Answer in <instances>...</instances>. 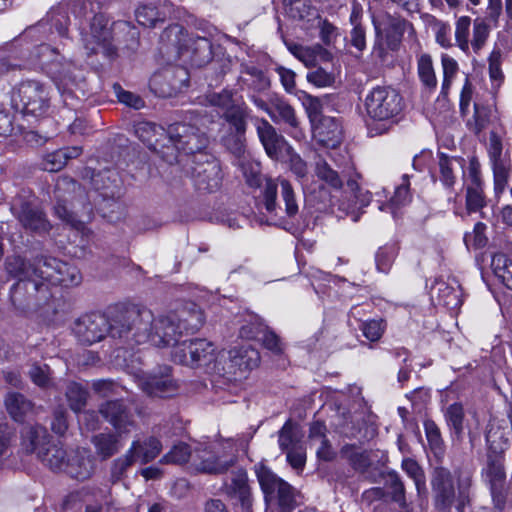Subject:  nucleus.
Here are the masks:
<instances>
[{"mask_svg": "<svg viewBox=\"0 0 512 512\" xmlns=\"http://www.w3.org/2000/svg\"><path fill=\"white\" fill-rule=\"evenodd\" d=\"M205 322L202 309L189 303L176 312L155 317L148 308L129 307L117 323L120 327H130V347L150 343L156 347L176 344L183 335H191L200 330Z\"/></svg>", "mask_w": 512, "mask_h": 512, "instance_id": "f257e3e1", "label": "nucleus"}, {"mask_svg": "<svg viewBox=\"0 0 512 512\" xmlns=\"http://www.w3.org/2000/svg\"><path fill=\"white\" fill-rule=\"evenodd\" d=\"M246 183L251 188H261V201L266 212L274 218H294L299 211L296 193L285 178L263 177L258 164L242 166Z\"/></svg>", "mask_w": 512, "mask_h": 512, "instance_id": "f03ea898", "label": "nucleus"}, {"mask_svg": "<svg viewBox=\"0 0 512 512\" xmlns=\"http://www.w3.org/2000/svg\"><path fill=\"white\" fill-rule=\"evenodd\" d=\"M457 492L452 472L442 466H436L431 473L433 503L439 512H451L453 506L457 512H464L471 500L473 476L469 471H456Z\"/></svg>", "mask_w": 512, "mask_h": 512, "instance_id": "7ed1b4c3", "label": "nucleus"}, {"mask_svg": "<svg viewBox=\"0 0 512 512\" xmlns=\"http://www.w3.org/2000/svg\"><path fill=\"white\" fill-rule=\"evenodd\" d=\"M215 122L214 116L206 111H189L186 120L168 127L167 141H175L185 156V163L198 154L208 153L210 144L209 126Z\"/></svg>", "mask_w": 512, "mask_h": 512, "instance_id": "20e7f679", "label": "nucleus"}, {"mask_svg": "<svg viewBox=\"0 0 512 512\" xmlns=\"http://www.w3.org/2000/svg\"><path fill=\"white\" fill-rule=\"evenodd\" d=\"M128 312V308L118 309L106 317L100 313H91L77 319L74 323L73 331L78 340L91 345L101 341L106 335L113 339H118L123 344L130 346V327L121 328L118 320Z\"/></svg>", "mask_w": 512, "mask_h": 512, "instance_id": "39448f33", "label": "nucleus"}, {"mask_svg": "<svg viewBox=\"0 0 512 512\" xmlns=\"http://www.w3.org/2000/svg\"><path fill=\"white\" fill-rule=\"evenodd\" d=\"M265 502L278 512H292L302 504V494L263 463L254 466Z\"/></svg>", "mask_w": 512, "mask_h": 512, "instance_id": "423d86ee", "label": "nucleus"}, {"mask_svg": "<svg viewBox=\"0 0 512 512\" xmlns=\"http://www.w3.org/2000/svg\"><path fill=\"white\" fill-rule=\"evenodd\" d=\"M481 477L489 488L494 508L498 511L512 508V493L507 483L505 456L502 451L488 450Z\"/></svg>", "mask_w": 512, "mask_h": 512, "instance_id": "0eeeda50", "label": "nucleus"}, {"mask_svg": "<svg viewBox=\"0 0 512 512\" xmlns=\"http://www.w3.org/2000/svg\"><path fill=\"white\" fill-rule=\"evenodd\" d=\"M364 107L372 120L388 121L401 113L404 104L396 89L391 86H376L365 96Z\"/></svg>", "mask_w": 512, "mask_h": 512, "instance_id": "6e6552de", "label": "nucleus"}, {"mask_svg": "<svg viewBox=\"0 0 512 512\" xmlns=\"http://www.w3.org/2000/svg\"><path fill=\"white\" fill-rule=\"evenodd\" d=\"M258 352L250 348H233L217 355L212 367L214 375L236 380L259 364Z\"/></svg>", "mask_w": 512, "mask_h": 512, "instance_id": "1a4fd4ad", "label": "nucleus"}, {"mask_svg": "<svg viewBox=\"0 0 512 512\" xmlns=\"http://www.w3.org/2000/svg\"><path fill=\"white\" fill-rule=\"evenodd\" d=\"M55 84L63 103L71 110L77 111L89 94L82 69L69 65L55 78Z\"/></svg>", "mask_w": 512, "mask_h": 512, "instance_id": "9d476101", "label": "nucleus"}, {"mask_svg": "<svg viewBox=\"0 0 512 512\" xmlns=\"http://www.w3.org/2000/svg\"><path fill=\"white\" fill-rule=\"evenodd\" d=\"M184 167L199 191L214 192L219 189L222 181L221 167L212 154H198L190 162L184 163Z\"/></svg>", "mask_w": 512, "mask_h": 512, "instance_id": "9b49d317", "label": "nucleus"}, {"mask_svg": "<svg viewBox=\"0 0 512 512\" xmlns=\"http://www.w3.org/2000/svg\"><path fill=\"white\" fill-rule=\"evenodd\" d=\"M11 212L20 226L29 234L45 236L52 229L46 212L34 202L22 198L15 199L11 205Z\"/></svg>", "mask_w": 512, "mask_h": 512, "instance_id": "f8f14e48", "label": "nucleus"}, {"mask_svg": "<svg viewBox=\"0 0 512 512\" xmlns=\"http://www.w3.org/2000/svg\"><path fill=\"white\" fill-rule=\"evenodd\" d=\"M16 105L24 114L41 116L50 107L48 88L36 80H26L19 84L14 98Z\"/></svg>", "mask_w": 512, "mask_h": 512, "instance_id": "ddd939ff", "label": "nucleus"}, {"mask_svg": "<svg viewBox=\"0 0 512 512\" xmlns=\"http://www.w3.org/2000/svg\"><path fill=\"white\" fill-rule=\"evenodd\" d=\"M48 297V285L34 278L17 281L10 289V302L20 312L39 306Z\"/></svg>", "mask_w": 512, "mask_h": 512, "instance_id": "4468645a", "label": "nucleus"}, {"mask_svg": "<svg viewBox=\"0 0 512 512\" xmlns=\"http://www.w3.org/2000/svg\"><path fill=\"white\" fill-rule=\"evenodd\" d=\"M189 73L181 66L166 67L152 75L150 90L157 96L168 98L177 95L188 85Z\"/></svg>", "mask_w": 512, "mask_h": 512, "instance_id": "2eb2a0df", "label": "nucleus"}, {"mask_svg": "<svg viewBox=\"0 0 512 512\" xmlns=\"http://www.w3.org/2000/svg\"><path fill=\"white\" fill-rule=\"evenodd\" d=\"M101 416L114 428V433L128 435L137 428L131 409L120 400H109L99 406Z\"/></svg>", "mask_w": 512, "mask_h": 512, "instance_id": "dca6fc26", "label": "nucleus"}, {"mask_svg": "<svg viewBox=\"0 0 512 512\" xmlns=\"http://www.w3.org/2000/svg\"><path fill=\"white\" fill-rule=\"evenodd\" d=\"M224 492L242 512H252L253 494L245 469L232 471L230 481L224 484Z\"/></svg>", "mask_w": 512, "mask_h": 512, "instance_id": "f3484780", "label": "nucleus"}, {"mask_svg": "<svg viewBox=\"0 0 512 512\" xmlns=\"http://www.w3.org/2000/svg\"><path fill=\"white\" fill-rule=\"evenodd\" d=\"M234 455H218L207 449H197L192 456L191 467L198 473L224 474L236 463Z\"/></svg>", "mask_w": 512, "mask_h": 512, "instance_id": "a211bd4d", "label": "nucleus"}, {"mask_svg": "<svg viewBox=\"0 0 512 512\" xmlns=\"http://www.w3.org/2000/svg\"><path fill=\"white\" fill-rule=\"evenodd\" d=\"M257 134L265 152L271 159L284 161L287 153L291 152L292 147L286 139L266 119L258 121Z\"/></svg>", "mask_w": 512, "mask_h": 512, "instance_id": "6ab92c4d", "label": "nucleus"}, {"mask_svg": "<svg viewBox=\"0 0 512 512\" xmlns=\"http://www.w3.org/2000/svg\"><path fill=\"white\" fill-rule=\"evenodd\" d=\"M190 356L177 354L180 357V364L191 368H203L209 374H213L212 367L216 360L215 346L206 339L190 340Z\"/></svg>", "mask_w": 512, "mask_h": 512, "instance_id": "aec40b11", "label": "nucleus"}, {"mask_svg": "<svg viewBox=\"0 0 512 512\" xmlns=\"http://www.w3.org/2000/svg\"><path fill=\"white\" fill-rule=\"evenodd\" d=\"M84 177L90 178L91 185L104 199L120 197L122 181L116 169L105 168L95 172L86 168Z\"/></svg>", "mask_w": 512, "mask_h": 512, "instance_id": "412c9836", "label": "nucleus"}, {"mask_svg": "<svg viewBox=\"0 0 512 512\" xmlns=\"http://www.w3.org/2000/svg\"><path fill=\"white\" fill-rule=\"evenodd\" d=\"M141 389L150 397L167 398L178 392V385L170 375V368L165 367L159 373L144 376L139 383Z\"/></svg>", "mask_w": 512, "mask_h": 512, "instance_id": "4be33fe9", "label": "nucleus"}, {"mask_svg": "<svg viewBox=\"0 0 512 512\" xmlns=\"http://www.w3.org/2000/svg\"><path fill=\"white\" fill-rule=\"evenodd\" d=\"M91 36L97 47H93L94 53H101L105 57L112 59L116 56V48L112 45V32L109 27V21L104 14H95L90 25Z\"/></svg>", "mask_w": 512, "mask_h": 512, "instance_id": "5701e85b", "label": "nucleus"}, {"mask_svg": "<svg viewBox=\"0 0 512 512\" xmlns=\"http://www.w3.org/2000/svg\"><path fill=\"white\" fill-rule=\"evenodd\" d=\"M314 140L323 147L337 148L343 140V130L340 121L327 116L312 126Z\"/></svg>", "mask_w": 512, "mask_h": 512, "instance_id": "b1692460", "label": "nucleus"}, {"mask_svg": "<svg viewBox=\"0 0 512 512\" xmlns=\"http://www.w3.org/2000/svg\"><path fill=\"white\" fill-rule=\"evenodd\" d=\"M76 188L80 189V186L75 180L64 178L57 182L54 191L56 199V204L54 206L55 215L73 227H78L80 221L78 220L76 213L68 206L71 199L65 197L63 192L68 190L75 191Z\"/></svg>", "mask_w": 512, "mask_h": 512, "instance_id": "393cba45", "label": "nucleus"}, {"mask_svg": "<svg viewBox=\"0 0 512 512\" xmlns=\"http://www.w3.org/2000/svg\"><path fill=\"white\" fill-rule=\"evenodd\" d=\"M373 24L377 37L383 33L387 48L392 51L398 50L409 22L400 16L386 14L382 22V30L375 20Z\"/></svg>", "mask_w": 512, "mask_h": 512, "instance_id": "a878e982", "label": "nucleus"}, {"mask_svg": "<svg viewBox=\"0 0 512 512\" xmlns=\"http://www.w3.org/2000/svg\"><path fill=\"white\" fill-rule=\"evenodd\" d=\"M95 471V459L90 451L78 449L69 454L64 472L70 477L84 481Z\"/></svg>", "mask_w": 512, "mask_h": 512, "instance_id": "bb28decb", "label": "nucleus"}, {"mask_svg": "<svg viewBox=\"0 0 512 512\" xmlns=\"http://www.w3.org/2000/svg\"><path fill=\"white\" fill-rule=\"evenodd\" d=\"M162 448V443L157 437L149 436L144 440H133L127 452L135 463L140 462L145 465L155 460L160 455Z\"/></svg>", "mask_w": 512, "mask_h": 512, "instance_id": "cd10ccee", "label": "nucleus"}, {"mask_svg": "<svg viewBox=\"0 0 512 512\" xmlns=\"http://www.w3.org/2000/svg\"><path fill=\"white\" fill-rule=\"evenodd\" d=\"M124 436L114 432H101L94 435L91 443L95 448V453L101 461H106L118 454L122 449V438Z\"/></svg>", "mask_w": 512, "mask_h": 512, "instance_id": "c85d7f7f", "label": "nucleus"}, {"mask_svg": "<svg viewBox=\"0 0 512 512\" xmlns=\"http://www.w3.org/2000/svg\"><path fill=\"white\" fill-rule=\"evenodd\" d=\"M269 117L276 124H284L289 128L296 129L299 127V120L295 109L292 105L282 97H272V107H270Z\"/></svg>", "mask_w": 512, "mask_h": 512, "instance_id": "c756f323", "label": "nucleus"}, {"mask_svg": "<svg viewBox=\"0 0 512 512\" xmlns=\"http://www.w3.org/2000/svg\"><path fill=\"white\" fill-rule=\"evenodd\" d=\"M68 456L60 442H47V446L38 452V458L53 471H64Z\"/></svg>", "mask_w": 512, "mask_h": 512, "instance_id": "7c9ffc66", "label": "nucleus"}, {"mask_svg": "<svg viewBox=\"0 0 512 512\" xmlns=\"http://www.w3.org/2000/svg\"><path fill=\"white\" fill-rule=\"evenodd\" d=\"M47 430L40 425L25 427L22 431V445L27 453H37L47 446Z\"/></svg>", "mask_w": 512, "mask_h": 512, "instance_id": "2f4dec72", "label": "nucleus"}, {"mask_svg": "<svg viewBox=\"0 0 512 512\" xmlns=\"http://www.w3.org/2000/svg\"><path fill=\"white\" fill-rule=\"evenodd\" d=\"M362 17V6L359 3L354 2L349 19L350 24L352 25L349 43L359 52H362L366 48V31L361 23Z\"/></svg>", "mask_w": 512, "mask_h": 512, "instance_id": "473e14b6", "label": "nucleus"}, {"mask_svg": "<svg viewBox=\"0 0 512 512\" xmlns=\"http://www.w3.org/2000/svg\"><path fill=\"white\" fill-rule=\"evenodd\" d=\"M5 406L9 415L17 422H23L33 411V403L23 394L17 392L7 394Z\"/></svg>", "mask_w": 512, "mask_h": 512, "instance_id": "72a5a7b5", "label": "nucleus"}, {"mask_svg": "<svg viewBox=\"0 0 512 512\" xmlns=\"http://www.w3.org/2000/svg\"><path fill=\"white\" fill-rule=\"evenodd\" d=\"M342 458L346 459L352 468L358 472H365L371 465L370 455L367 451H361L354 444H346L340 450Z\"/></svg>", "mask_w": 512, "mask_h": 512, "instance_id": "f704fd0d", "label": "nucleus"}, {"mask_svg": "<svg viewBox=\"0 0 512 512\" xmlns=\"http://www.w3.org/2000/svg\"><path fill=\"white\" fill-rule=\"evenodd\" d=\"M424 430L431 452L437 462L441 463L445 454V443L438 425L433 420L427 419L424 421Z\"/></svg>", "mask_w": 512, "mask_h": 512, "instance_id": "c9c22d12", "label": "nucleus"}, {"mask_svg": "<svg viewBox=\"0 0 512 512\" xmlns=\"http://www.w3.org/2000/svg\"><path fill=\"white\" fill-rule=\"evenodd\" d=\"M5 268L7 273L17 278L18 281L22 279L34 278V261H28L21 256H9L5 261Z\"/></svg>", "mask_w": 512, "mask_h": 512, "instance_id": "e433bc0d", "label": "nucleus"}, {"mask_svg": "<svg viewBox=\"0 0 512 512\" xmlns=\"http://www.w3.org/2000/svg\"><path fill=\"white\" fill-rule=\"evenodd\" d=\"M151 148L160 158L170 165L185 161L180 157L181 149L178 148L177 143L175 141H167V132L163 139H156L155 142L151 144Z\"/></svg>", "mask_w": 512, "mask_h": 512, "instance_id": "4c0bfd02", "label": "nucleus"}, {"mask_svg": "<svg viewBox=\"0 0 512 512\" xmlns=\"http://www.w3.org/2000/svg\"><path fill=\"white\" fill-rule=\"evenodd\" d=\"M244 84L255 92L261 93L268 90L271 86L269 77L255 66H245L242 70Z\"/></svg>", "mask_w": 512, "mask_h": 512, "instance_id": "58836bf2", "label": "nucleus"}, {"mask_svg": "<svg viewBox=\"0 0 512 512\" xmlns=\"http://www.w3.org/2000/svg\"><path fill=\"white\" fill-rule=\"evenodd\" d=\"M61 260L53 257L40 256L34 259V279L41 280L45 284L49 282L52 284L51 276L57 274L59 268L58 264Z\"/></svg>", "mask_w": 512, "mask_h": 512, "instance_id": "ea45409f", "label": "nucleus"}, {"mask_svg": "<svg viewBox=\"0 0 512 512\" xmlns=\"http://www.w3.org/2000/svg\"><path fill=\"white\" fill-rule=\"evenodd\" d=\"M438 158L440 181L445 187L451 188L455 184L456 180L454 175V166L456 164L463 168L464 160L462 158L449 157L444 153H440Z\"/></svg>", "mask_w": 512, "mask_h": 512, "instance_id": "a19ab883", "label": "nucleus"}, {"mask_svg": "<svg viewBox=\"0 0 512 512\" xmlns=\"http://www.w3.org/2000/svg\"><path fill=\"white\" fill-rule=\"evenodd\" d=\"M491 267L495 276L512 290V260L503 253H496L492 257Z\"/></svg>", "mask_w": 512, "mask_h": 512, "instance_id": "79ce46f5", "label": "nucleus"}, {"mask_svg": "<svg viewBox=\"0 0 512 512\" xmlns=\"http://www.w3.org/2000/svg\"><path fill=\"white\" fill-rule=\"evenodd\" d=\"M444 418L445 421L450 427V429L453 430V433L457 437V439H462L463 431H464V408L461 403H453L449 405L445 411H444Z\"/></svg>", "mask_w": 512, "mask_h": 512, "instance_id": "37998d69", "label": "nucleus"}, {"mask_svg": "<svg viewBox=\"0 0 512 512\" xmlns=\"http://www.w3.org/2000/svg\"><path fill=\"white\" fill-rule=\"evenodd\" d=\"M417 72L423 86L429 91L437 87V78L429 54H422L417 60Z\"/></svg>", "mask_w": 512, "mask_h": 512, "instance_id": "c03bdc74", "label": "nucleus"}, {"mask_svg": "<svg viewBox=\"0 0 512 512\" xmlns=\"http://www.w3.org/2000/svg\"><path fill=\"white\" fill-rule=\"evenodd\" d=\"M56 275H52V285L73 286L81 282L79 270L66 262L61 261Z\"/></svg>", "mask_w": 512, "mask_h": 512, "instance_id": "a18cd8bd", "label": "nucleus"}, {"mask_svg": "<svg viewBox=\"0 0 512 512\" xmlns=\"http://www.w3.org/2000/svg\"><path fill=\"white\" fill-rule=\"evenodd\" d=\"M491 122V110L479 104H474V114L472 118L467 120L468 129L475 135L479 136L482 131L488 128Z\"/></svg>", "mask_w": 512, "mask_h": 512, "instance_id": "49530a36", "label": "nucleus"}, {"mask_svg": "<svg viewBox=\"0 0 512 512\" xmlns=\"http://www.w3.org/2000/svg\"><path fill=\"white\" fill-rule=\"evenodd\" d=\"M248 108L245 104H237L223 113L224 119L233 128L232 132L246 133Z\"/></svg>", "mask_w": 512, "mask_h": 512, "instance_id": "de8ad7c7", "label": "nucleus"}, {"mask_svg": "<svg viewBox=\"0 0 512 512\" xmlns=\"http://www.w3.org/2000/svg\"><path fill=\"white\" fill-rule=\"evenodd\" d=\"M65 395L69 403V407L74 412L81 411L88 399V391L80 383L69 382L66 386Z\"/></svg>", "mask_w": 512, "mask_h": 512, "instance_id": "09e8293b", "label": "nucleus"}, {"mask_svg": "<svg viewBox=\"0 0 512 512\" xmlns=\"http://www.w3.org/2000/svg\"><path fill=\"white\" fill-rule=\"evenodd\" d=\"M134 460L132 456L126 451L123 455L115 458L109 468V481L112 484H117L126 478L127 471L133 466Z\"/></svg>", "mask_w": 512, "mask_h": 512, "instance_id": "8fccbe9b", "label": "nucleus"}, {"mask_svg": "<svg viewBox=\"0 0 512 512\" xmlns=\"http://www.w3.org/2000/svg\"><path fill=\"white\" fill-rule=\"evenodd\" d=\"M192 61L197 66H202L212 59V43L206 37H197L192 45Z\"/></svg>", "mask_w": 512, "mask_h": 512, "instance_id": "3c124183", "label": "nucleus"}, {"mask_svg": "<svg viewBox=\"0 0 512 512\" xmlns=\"http://www.w3.org/2000/svg\"><path fill=\"white\" fill-rule=\"evenodd\" d=\"M384 478L385 485L389 490L392 501L404 508L406 506L405 487L400 476L397 472L390 471Z\"/></svg>", "mask_w": 512, "mask_h": 512, "instance_id": "603ef678", "label": "nucleus"}, {"mask_svg": "<svg viewBox=\"0 0 512 512\" xmlns=\"http://www.w3.org/2000/svg\"><path fill=\"white\" fill-rule=\"evenodd\" d=\"M489 34L490 26L486 19L476 18L473 21L472 39L470 41V47L475 54H478L480 50L485 46Z\"/></svg>", "mask_w": 512, "mask_h": 512, "instance_id": "864d4df0", "label": "nucleus"}, {"mask_svg": "<svg viewBox=\"0 0 512 512\" xmlns=\"http://www.w3.org/2000/svg\"><path fill=\"white\" fill-rule=\"evenodd\" d=\"M486 206L483 184L466 186V210L468 213L481 211Z\"/></svg>", "mask_w": 512, "mask_h": 512, "instance_id": "5fc2aeb1", "label": "nucleus"}, {"mask_svg": "<svg viewBox=\"0 0 512 512\" xmlns=\"http://www.w3.org/2000/svg\"><path fill=\"white\" fill-rule=\"evenodd\" d=\"M315 173L317 177L326 182L334 189H340L343 182L337 171L333 170L331 166L321 157L315 163Z\"/></svg>", "mask_w": 512, "mask_h": 512, "instance_id": "6e6d98bb", "label": "nucleus"}, {"mask_svg": "<svg viewBox=\"0 0 512 512\" xmlns=\"http://www.w3.org/2000/svg\"><path fill=\"white\" fill-rule=\"evenodd\" d=\"M470 27L471 18L469 16H461L455 23V41L459 49L468 54L470 51Z\"/></svg>", "mask_w": 512, "mask_h": 512, "instance_id": "4d7b16f0", "label": "nucleus"}, {"mask_svg": "<svg viewBox=\"0 0 512 512\" xmlns=\"http://www.w3.org/2000/svg\"><path fill=\"white\" fill-rule=\"evenodd\" d=\"M194 453L186 443H179L175 445L168 453H166L159 461L160 464H177L182 465L187 463Z\"/></svg>", "mask_w": 512, "mask_h": 512, "instance_id": "13d9d810", "label": "nucleus"}, {"mask_svg": "<svg viewBox=\"0 0 512 512\" xmlns=\"http://www.w3.org/2000/svg\"><path fill=\"white\" fill-rule=\"evenodd\" d=\"M402 469L411 477L415 483L418 494L425 493L426 479L423 469L420 465L411 458H406L402 461Z\"/></svg>", "mask_w": 512, "mask_h": 512, "instance_id": "bf43d9fd", "label": "nucleus"}, {"mask_svg": "<svg viewBox=\"0 0 512 512\" xmlns=\"http://www.w3.org/2000/svg\"><path fill=\"white\" fill-rule=\"evenodd\" d=\"M137 22L144 27H155L157 22L164 21V16L151 4H143L135 12Z\"/></svg>", "mask_w": 512, "mask_h": 512, "instance_id": "052dcab7", "label": "nucleus"}, {"mask_svg": "<svg viewBox=\"0 0 512 512\" xmlns=\"http://www.w3.org/2000/svg\"><path fill=\"white\" fill-rule=\"evenodd\" d=\"M492 162L494 173V184L497 191H503L509 178L511 170L509 157L497 159Z\"/></svg>", "mask_w": 512, "mask_h": 512, "instance_id": "680f3d73", "label": "nucleus"}, {"mask_svg": "<svg viewBox=\"0 0 512 512\" xmlns=\"http://www.w3.org/2000/svg\"><path fill=\"white\" fill-rule=\"evenodd\" d=\"M225 148L236 158L240 159L246 151L245 133L230 131L223 139Z\"/></svg>", "mask_w": 512, "mask_h": 512, "instance_id": "e2e57ef3", "label": "nucleus"}, {"mask_svg": "<svg viewBox=\"0 0 512 512\" xmlns=\"http://www.w3.org/2000/svg\"><path fill=\"white\" fill-rule=\"evenodd\" d=\"M68 15V10L65 7L53 8L48 13L52 27L56 29L61 37L68 36V26L70 22Z\"/></svg>", "mask_w": 512, "mask_h": 512, "instance_id": "0e129e2a", "label": "nucleus"}, {"mask_svg": "<svg viewBox=\"0 0 512 512\" xmlns=\"http://www.w3.org/2000/svg\"><path fill=\"white\" fill-rule=\"evenodd\" d=\"M207 102L215 107L220 108L223 112L237 105L233 99V92L231 90L223 89L221 92H212L206 95Z\"/></svg>", "mask_w": 512, "mask_h": 512, "instance_id": "69168bd1", "label": "nucleus"}, {"mask_svg": "<svg viewBox=\"0 0 512 512\" xmlns=\"http://www.w3.org/2000/svg\"><path fill=\"white\" fill-rule=\"evenodd\" d=\"M50 367L45 363L33 362L30 365L29 376L31 381L42 388L48 387L51 380Z\"/></svg>", "mask_w": 512, "mask_h": 512, "instance_id": "338daca9", "label": "nucleus"}, {"mask_svg": "<svg viewBox=\"0 0 512 512\" xmlns=\"http://www.w3.org/2000/svg\"><path fill=\"white\" fill-rule=\"evenodd\" d=\"M278 443L282 451H288L292 447L301 445L296 436L295 427L290 421H287L279 431Z\"/></svg>", "mask_w": 512, "mask_h": 512, "instance_id": "774afa93", "label": "nucleus"}]
</instances>
